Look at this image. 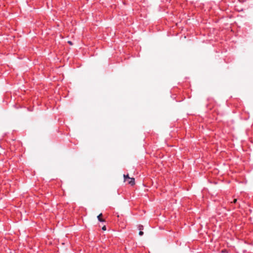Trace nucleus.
<instances>
[{
	"instance_id": "nucleus-1",
	"label": "nucleus",
	"mask_w": 253,
	"mask_h": 253,
	"mask_svg": "<svg viewBox=\"0 0 253 253\" xmlns=\"http://www.w3.org/2000/svg\"><path fill=\"white\" fill-rule=\"evenodd\" d=\"M128 183L131 185H133L135 184V179L134 178H129L128 179Z\"/></svg>"
},
{
	"instance_id": "nucleus-2",
	"label": "nucleus",
	"mask_w": 253,
	"mask_h": 253,
	"mask_svg": "<svg viewBox=\"0 0 253 253\" xmlns=\"http://www.w3.org/2000/svg\"><path fill=\"white\" fill-rule=\"evenodd\" d=\"M102 216V213H100L99 214L98 216H97V218H98V220L100 221V222H105V220L101 218V216Z\"/></svg>"
},
{
	"instance_id": "nucleus-3",
	"label": "nucleus",
	"mask_w": 253,
	"mask_h": 253,
	"mask_svg": "<svg viewBox=\"0 0 253 253\" xmlns=\"http://www.w3.org/2000/svg\"><path fill=\"white\" fill-rule=\"evenodd\" d=\"M124 180L125 181H127V179H128L130 177H129L128 176V174H126V175H124Z\"/></svg>"
},
{
	"instance_id": "nucleus-4",
	"label": "nucleus",
	"mask_w": 253,
	"mask_h": 253,
	"mask_svg": "<svg viewBox=\"0 0 253 253\" xmlns=\"http://www.w3.org/2000/svg\"><path fill=\"white\" fill-rule=\"evenodd\" d=\"M138 228L140 230H142L143 229V226L141 225H139L138 226Z\"/></svg>"
},
{
	"instance_id": "nucleus-5",
	"label": "nucleus",
	"mask_w": 253,
	"mask_h": 253,
	"mask_svg": "<svg viewBox=\"0 0 253 253\" xmlns=\"http://www.w3.org/2000/svg\"><path fill=\"white\" fill-rule=\"evenodd\" d=\"M143 234H144V233H143V231H142L141 230H140V231H139V235L140 236H142V235H143Z\"/></svg>"
},
{
	"instance_id": "nucleus-6",
	"label": "nucleus",
	"mask_w": 253,
	"mask_h": 253,
	"mask_svg": "<svg viewBox=\"0 0 253 253\" xmlns=\"http://www.w3.org/2000/svg\"><path fill=\"white\" fill-rule=\"evenodd\" d=\"M102 229L104 231L106 230V226H104L102 228Z\"/></svg>"
},
{
	"instance_id": "nucleus-7",
	"label": "nucleus",
	"mask_w": 253,
	"mask_h": 253,
	"mask_svg": "<svg viewBox=\"0 0 253 253\" xmlns=\"http://www.w3.org/2000/svg\"><path fill=\"white\" fill-rule=\"evenodd\" d=\"M68 43H69L71 45H72V42L71 41H68Z\"/></svg>"
},
{
	"instance_id": "nucleus-8",
	"label": "nucleus",
	"mask_w": 253,
	"mask_h": 253,
	"mask_svg": "<svg viewBox=\"0 0 253 253\" xmlns=\"http://www.w3.org/2000/svg\"><path fill=\"white\" fill-rule=\"evenodd\" d=\"M236 202H237V199H235L234 200V201H233L234 203H235Z\"/></svg>"
}]
</instances>
